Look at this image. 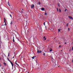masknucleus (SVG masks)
<instances>
[{
    "label": "nucleus",
    "mask_w": 73,
    "mask_h": 73,
    "mask_svg": "<svg viewBox=\"0 0 73 73\" xmlns=\"http://www.w3.org/2000/svg\"><path fill=\"white\" fill-rule=\"evenodd\" d=\"M59 67V66H57V65H56V63H55L54 64H53V65H52V67L53 68H57V67Z\"/></svg>",
    "instance_id": "nucleus-1"
},
{
    "label": "nucleus",
    "mask_w": 73,
    "mask_h": 73,
    "mask_svg": "<svg viewBox=\"0 0 73 73\" xmlns=\"http://www.w3.org/2000/svg\"><path fill=\"white\" fill-rule=\"evenodd\" d=\"M48 64H44V65L43 66L44 67V68L45 69L46 68H47L48 67Z\"/></svg>",
    "instance_id": "nucleus-2"
},
{
    "label": "nucleus",
    "mask_w": 73,
    "mask_h": 73,
    "mask_svg": "<svg viewBox=\"0 0 73 73\" xmlns=\"http://www.w3.org/2000/svg\"><path fill=\"white\" fill-rule=\"evenodd\" d=\"M35 7V5H32L31 6V9H32L34 8Z\"/></svg>",
    "instance_id": "nucleus-3"
},
{
    "label": "nucleus",
    "mask_w": 73,
    "mask_h": 73,
    "mask_svg": "<svg viewBox=\"0 0 73 73\" xmlns=\"http://www.w3.org/2000/svg\"><path fill=\"white\" fill-rule=\"evenodd\" d=\"M37 53H41V51H39L38 49H37Z\"/></svg>",
    "instance_id": "nucleus-4"
},
{
    "label": "nucleus",
    "mask_w": 73,
    "mask_h": 73,
    "mask_svg": "<svg viewBox=\"0 0 73 73\" xmlns=\"http://www.w3.org/2000/svg\"><path fill=\"white\" fill-rule=\"evenodd\" d=\"M4 22L5 23V24L4 25H7V24H6V22L5 21V18H4Z\"/></svg>",
    "instance_id": "nucleus-5"
},
{
    "label": "nucleus",
    "mask_w": 73,
    "mask_h": 73,
    "mask_svg": "<svg viewBox=\"0 0 73 73\" xmlns=\"http://www.w3.org/2000/svg\"><path fill=\"white\" fill-rule=\"evenodd\" d=\"M10 62L12 66V67H13V66L14 65L13 64V63H12L11 61Z\"/></svg>",
    "instance_id": "nucleus-6"
},
{
    "label": "nucleus",
    "mask_w": 73,
    "mask_h": 73,
    "mask_svg": "<svg viewBox=\"0 0 73 73\" xmlns=\"http://www.w3.org/2000/svg\"><path fill=\"white\" fill-rule=\"evenodd\" d=\"M13 21H11V23H10L11 25H12V24H13Z\"/></svg>",
    "instance_id": "nucleus-7"
},
{
    "label": "nucleus",
    "mask_w": 73,
    "mask_h": 73,
    "mask_svg": "<svg viewBox=\"0 0 73 73\" xmlns=\"http://www.w3.org/2000/svg\"><path fill=\"white\" fill-rule=\"evenodd\" d=\"M68 17L70 18V19H72V20H73V18H72V17L70 16H68Z\"/></svg>",
    "instance_id": "nucleus-8"
},
{
    "label": "nucleus",
    "mask_w": 73,
    "mask_h": 73,
    "mask_svg": "<svg viewBox=\"0 0 73 73\" xmlns=\"http://www.w3.org/2000/svg\"><path fill=\"white\" fill-rule=\"evenodd\" d=\"M15 64L17 65V66H19V65L17 63V60L15 62Z\"/></svg>",
    "instance_id": "nucleus-9"
},
{
    "label": "nucleus",
    "mask_w": 73,
    "mask_h": 73,
    "mask_svg": "<svg viewBox=\"0 0 73 73\" xmlns=\"http://www.w3.org/2000/svg\"><path fill=\"white\" fill-rule=\"evenodd\" d=\"M49 50H50V52H52V48H50Z\"/></svg>",
    "instance_id": "nucleus-10"
},
{
    "label": "nucleus",
    "mask_w": 73,
    "mask_h": 73,
    "mask_svg": "<svg viewBox=\"0 0 73 73\" xmlns=\"http://www.w3.org/2000/svg\"><path fill=\"white\" fill-rule=\"evenodd\" d=\"M58 5L59 7H60V3H58Z\"/></svg>",
    "instance_id": "nucleus-11"
},
{
    "label": "nucleus",
    "mask_w": 73,
    "mask_h": 73,
    "mask_svg": "<svg viewBox=\"0 0 73 73\" xmlns=\"http://www.w3.org/2000/svg\"><path fill=\"white\" fill-rule=\"evenodd\" d=\"M8 5H9V7H11V5H9V1H8Z\"/></svg>",
    "instance_id": "nucleus-12"
},
{
    "label": "nucleus",
    "mask_w": 73,
    "mask_h": 73,
    "mask_svg": "<svg viewBox=\"0 0 73 73\" xmlns=\"http://www.w3.org/2000/svg\"><path fill=\"white\" fill-rule=\"evenodd\" d=\"M45 10V9L44 8H42V11H44Z\"/></svg>",
    "instance_id": "nucleus-13"
},
{
    "label": "nucleus",
    "mask_w": 73,
    "mask_h": 73,
    "mask_svg": "<svg viewBox=\"0 0 73 73\" xmlns=\"http://www.w3.org/2000/svg\"><path fill=\"white\" fill-rule=\"evenodd\" d=\"M14 36L13 37V42H15V40H14Z\"/></svg>",
    "instance_id": "nucleus-14"
},
{
    "label": "nucleus",
    "mask_w": 73,
    "mask_h": 73,
    "mask_svg": "<svg viewBox=\"0 0 73 73\" xmlns=\"http://www.w3.org/2000/svg\"><path fill=\"white\" fill-rule=\"evenodd\" d=\"M36 57V56H34L33 57H32V58H33V59H34Z\"/></svg>",
    "instance_id": "nucleus-15"
},
{
    "label": "nucleus",
    "mask_w": 73,
    "mask_h": 73,
    "mask_svg": "<svg viewBox=\"0 0 73 73\" xmlns=\"http://www.w3.org/2000/svg\"><path fill=\"white\" fill-rule=\"evenodd\" d=\"M7 60H8V61H9V62H11V60H9V58H7Z\"/></svg>",
    "instance_id": "nucleus-16"
},
{
    "label": "nucleus",
    "mask_w": 73,
    "mask_h": 73,
    "mask_svg": "<svg viewBox=\"0 0 73 73\" xmlns=\"http://www.w3.org/2000/svg\"><path fill=\"white\" fill-rule=\"evenodd\" d=\"M68 26H69V24L67 23L66 25V26L68 27Z\"/></svg>",
    "instance_id": "nucleus-17"
},
{
    "label": "nucleus",
    "mask_w": 73,
    "mask_h": 73,
    "mask_svg": "<svg viewBox=\"0 0 73 73\" xmlns=\"http://www.w3.org/2000/svg\"><path fill=\"white\" fill-rule=\"evenodd\" d=\"M21 13H24V12H23V11H21Z\"/></svg>",
    "instance_id": "nucleus-18"
},
{
    "label": "nucleus",
    "mask_w": 73,
    "mask_h": 73,
    "mask_svg": "<svg viewBox=\"0 0 73 73\" xmlns=\"http://www.w3.org/2000/svg\"><path fill=\"white\" fill-rule=\"evenodd\" d=\"M14 27L15 28H17L16 26V25L14 26Z\"/></svg>",
    "instance_id": "nucleus-19"
},
{
    "label": "nucleus",
    "mask_w": 73,
    "mask_h": 73,
    "mask_svg": "<svg viewBox=\"0 0 73 73\" xmlns=\"http://www.w3.org/2000/svg\"><path fill=\"white\" fill-rule=\"evenodd\" d=\"M9 56V52L8 57Z\"/></svg>",
    "instance_id": "nucleus-20"
},
{
    "label": "nucleus",
    "mask_w": 73,
    "mask_h": 73,
    "mask_svg": "<svg viewBox=\"0 0 73 73\" xmlns=\"http://www.w3.org/2000/svg\"><path fill=\"white\" fill-rule=\"evenodd\" d=\"M4 64V65L5 66L6 65V64L5 63H3Z\"/></svg>",
    "instance_id": "nucleus-21"
},
{
    "label": "nucleus",
    "mask_w": 73,
    "mask_h": 73,
    "mask_svg": "<svg viewBox=\"0 0 73 73\" xmlns=\"http://www.w3.org/2000/svg\"><path fill=\"white\" fill-rule=\"evenodd\" d=\"M59 12H61V9H59Z\"/></svg>",
    "instance_id": "nucleus-22"
},
{
    "label": "nucleus",
    "mask_w": 73,
    "mask_h": 73,
    "mask_svg": "<svg viewBox=\"0 0 73 73\" xmlns=\"http://www.w3.org/2000/svg\"><path fill=\"white\" fill-rule=\"evenodd\" d=\"M57 12H58V8H57Z\"/></svg>",
    "instance_id": "nucleus-23"
},
{
    "label": "nucleus",
    "mask_w": 73,
    "mask_h": 73,
    "mask_svg": "<svg viewBox=\"0 0 73 73\" xmlns=\"http://www.w3.org/2000/svg\"><path fill=\"white\" fill-rule=\"evenodd\" d=\"M58 32H60V29H58Z\"/></svg>",
    "instance_id": "nucleus-24"
},
{
    "label": "nucleus",
    "mask_w": 73,
    "mask_h": 73,
    "mask_svg": "<svg viewBox=\"0 0 73 73\" xmlns=\"http://www.w3.org/2000/svg\"><path fill=\"white\" fill-rule=\"evenodd\" d=\"M43 55H44V56H45V53H43Z\"/></svg>",
    "instance_id": "nucleus-25"
},
{
    "label": "nucleus",
    "mask_w": 73,
    "mask_h": 73,
    "mask_svg": "<svg viewBox=\"0 0 73 73\" xmlns=\"http://www.w3.org/2000/svg\"><path fill=\"white\" fill-rule=\"evenodd\" d=\"M45 22H44V25H45Z\"/></svg>",
    "instance_id": "nucleus-26"
},
{
    "label": "nucleus",
    "mask_w": 73,
    "mask_h": 73,
    "mask_svg": "<svg viewBox=\"0 0 73 73\" xmlns=\"http://www.w3.org/2000/svg\"><path fill=\"white\" fill-rule=\"evenodd\" d=\"M4 69V70H3V71L4 72V73H5V70Z\"/></svg>",
    "instance_id": "nucleus-27"
},
{
    "label": "nucleus",
    "mask_w": 73,
    "mask_h": 73,
    "mask_svg": "<svg viewBox=\"0 0 73 73\" xmlns=\"http://www.w3.org/2000/svg\"><path fill=\"white\" fill-rule=\"evenodd\" d=\"M68 31H69L70 29H69V28H68Z\"/></svg>",
    "instance_id": "nucleus-28"
},
{
    "label": "nucleus",
    "mask_w": 73,
    "mask_h": 73,
    "mask_svg": "<svg viewBox=\"0 0 73 73\" xmlns=\"http://www.w3.org/2000/svg\"><path fill=\"white\" fill-rule=\"evenodd\" d=\"M47 15V14L46 13H45V15Z\"/></svg>",
    "instance_id": "nucleus-29"
},
{
    "label": "nucleus",
    "mask_w": 73,
    "mask_h": 73,
    "mask_svg": "<svg viewBox=\"0 0 73 73\" xmlns=\"http://www.w3.org/2000/svg\"><path fill=\"white\" fill-rule=\"evenodd\" d=\"M10 16L11 17H12V15H10Z\"/></svg>",
    "instance_id": "nucleus-30"
},
{
    "label": "nucleus",
    "mask_w": 73,
    "mask_h": 73,
    "mask_svg": "<svg viewBox=\"0 0 73 73\" xmlns=\"http://www.w3.org/2000/svg\"><path fill=\"white\" fill-rule=\"evenodd\" d=\"M39 4L40 5V4H41V3H40V2H39Z\"/></svg>",
    "instance_id": "nucleus-31"
},
{
    "label": "nucleus",
    "mask_w": 73,
    "mask_h": 73,
    "mask_svg": "<svg viewBox=\"0 0 73 73\" xmlns=\"http://www.w3.org/2000/svg\"><path fill=\"white\" fill-rule=\"evenodd\" d=\"M15 58V56L13 57V58Z\"/></svg>",
    "instance_id": "nucleus-32"
},
{
    "label": "nucleus",
    "mask_w": 73,
    "mask_h": 73,
    "mask_svg": "<svg viewBox=\"0 0 73 73\" xmlns=\"http://www.w3.org/2000/svg\"><path fill=\"white\" fill-rule=\"evenodd\" d=\"M18 14L19 15H20V13H18Z\"/></svg>",
    "instance_id": "nucleus-33"
},
{
    "label": "nucleus",
    "mask_w": 73,
    "mask_h": 73,
    "mask_svg": "<svg viewBox=\"0 0 73 73\" xmlns=\"http://www.w3.org/2000/svg\"><path fill=\"white\" fill-rule=\"evenodd\" d=\"M46 40V38H45L44 40Z\"/></svg>",
    "instance_id": "nucleus-34"
},
{
    "label": "nucleus",
    "mask_w": 73,
    "mask_h": 73,
    "mask_svg": "<svg viewBox=\"0 0 73 73\" xmlns=\"http://www.w3.org/2000/svg\"><path fill=\"white\" fill-rule=\"evenodd\" d=\"M45 38V36H44V37H43V38L44 39Z\"/></svg>",
    "instance_id": "nucleus-35"
},
{
    "label": "nucleus",
    "mask_w": 73,
    "mask_h": 73,
    "mask_svg": "<svg viewBox=\"0 0 73 73\" xmlns=\"http://www.w3.org/2000/svg\"><path fill=\"white\" fill-rule=\"evenodd\" d=\"M59 47L60 48V47H61V45H60V46H59Z\"/></svg>",
    "instance_id": "nucleus-36"
},
{
    "label": "nucleus",
    "mask_w": 73,
    "mask_h": 73,
    "mask_svg": "<svg viewBox=\"0 0 73 73\" xmlns=\"http://www.w3.org/2000/svg\"><path fill=\"white\" fill-rule=\"evenodd\" d=\"M73 50V46H72V50Z\"/></svg>",
    "instance_id": "nucleus-37"
},
{
    "label": "nucleus",
    "mask_w": 73,
    "mask_h": 73,
    "mask_svg": "<svg viewBox=\"0 0 73 73\" xmlns=\"http://www.w3.org/2000/svg\"><path fill=\"white\" fill-rule=\"evenodd\" d=\"M66 10H67V9H66L65 10V11H66Z\"/></svg>",
    "instance_id": "nucleus-38"
},
{
    "label": "nucleus",
    "mask_w": 73,
    "mask_h": 73,
    "mask_svg": "<svg viewBox=\"0 0 73 73\" xmlns=\"http://www.w3.org/2000/svg\"><path fill=\"white\" fill-rule=\"evenodd\" d=\"M70 50H71V49H70V50H69V52H70Z\"/></svg>",
    "instance_id": "nucleus-39"
},
{
    "label": "nucleus",
    "mask_w": 73,
    "mask_h": 73,
    "mask_svg": "<svg viewBox=\"0 0 73 73\" xmlns=\"http://www.w3.org/2000/svg\"><path fill=\"white\" fill-rule=\"evenodd\" d=\"M65 44H66V43L65 42Z\"/></svg>",
    "instance_id": "nucleus-40"
},
{
    "label": "nucleus",
    "mask_w": 73,
    "mask_h": 73,
    "mask_svg": "<svg viewBox=\"0 0 73 73\" xmlns=\"http://www.w3.org/2000/svg\"><path fill=\"white\" fill-rule=\"evenodd\" d=\"M0 67H1V64H0Z\"/></svg>",
    "instance_id": "nucleus-41"
},
{
    "label": "nucleus",
    "mask_w": 73,
    "mask_h": 73,
    "mask_svg": "<svg viewBox=\"0 0 73 73\" xmlns=\"http://www.w3.org/2000/svg\"><path fill=\"white\" fill-rule=\"evenodd\" d=\"M0 60H1V58L0 57Z\"/></svg>",
    "instance_id": "nucleus-42"
},
{
    "label": "nucleus",
    "mask_w": 73,
    "mask_h": 73,
    "mask_svg": "<svg viewBox=\"0 0 73 73\" xmlns=\"http://www.w3.org/2000/svg\"><path fill=\"white\" fill-rule=\"evenodd\" d=\"M13 67H12V69H13Z\"/></svg>",
    "instance_id": "nucleus-43"
},
{
    "label": "nucleus",
    "mask_w": 73,
    "mask_h": 73,
    "mask_svg": "<svg viewBox=\"0 0 73 73\" xmlns=\"http://www.w3.org/2000/svg\"><path fill=\"white\" fill-rule=\"evenodd\" d=\"M27 21H26V22H27V23H28V22H27Z\"/></svg>",
    "instance_id": "nucleus-44"
},
{
    "label": "nucleus",
    "mask_w": 73,
    "mask_h": 73,
    "mask_svg": "<svg viewBox=\"0 0 73 73\" xmlns=\"http://www.w3.org/2000/svg\"><path fill=\"white\" fill-rule=\"evenodd\" d=\"M22 11H23V9H22Z\"/></svg>",
    "instance_id": "nucleus-45"
},
{
    "label": "nucleus",
    "mask_w": 73,
    "mask_h": 73,
    "mask_svg": "<svg viewBox=\"0 0 73 73\" xmlns=\"http://www.w3.org/2000/svg\"><path fill=\"white\" fill-rule=\"evenodd\" d=\"M61 51L62 52V50Z\"/></svg>",
    "instance_id": "nucleus-46"
},
{
    "label": "nucleus",
    "mask_w": 73,
    "mask_h": 73,
    "mask_svg": "<svg viewBox=\"0 0 73 73\" xmlns=\"http://www.w3.org/2000/svg\"><path fill=\"white\" fill-rule=\"evenodd\" d=\"M1 73H3V72H2Z\"/></svg>",
    "instance_id": "nucleus-47"
},
{
    "label": "nucleus",
    "mask_w": 73,
    "mask_h": 73,
    "mask_svg": "<svg viewBox=\"0 0 73 73\" xmlns=\"http://www.w3.org/2000/svg\"><path fill=\"white\" fill-rule=\"evenodd\" d=\"M55 38H54V39H55Z\"/></svg>",
    "instance_id": "nucleus-48"
},
{
    "label": "nucleus",
    "mask_w": 73,
    "mask_h": 73,
    "mask_svg": "<svg viewBox=\"0 0 73 73\" xmlns=\"http://www.w3.org/2000/svg\"><path fill=\"white\" fill-rule=\"evenodd\" d=\"M28 73H29V72H28Z\"/></svg>",
    "instance_id": "nucleus-49"
}]
</instances>
